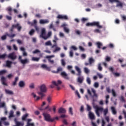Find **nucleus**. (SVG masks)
Segmentation results:
<instances>
[{"label":"nucleus","mask_w":126,"mask_h":126,"mask_svg":"<svg viewBox=\"0 0 126 126\" xmlns=\"http://www.w3.org/2000/svg\"><path fill=\"white\" fill-rule=\"evenodd\" d=\"M56 47L55 49L53 51L54 53H57V52H59V51H61V48L57 47L56 44H54L52 46V48H55Z\"/></svg>","instance_id":"nucleus-16"},{"label":"nucleus","mask_w":126,"mask_h":126,"mask_svg":"<svg viewBox=\"0 0 126 126\" xmlns=\"http://www.w3.org/2000/svg\"><path fill=\"white\" fill-rule=\"evenodd\" d=\"M69 114H70L71 116L73 115V112L72 111V107H69Z\"/></svg>","instance_id":"nucleus-40"},{"label":"nucleus","mask_w":126,"mask_h":126,"mask_svg":"<svg viewBox=\"0 0 126 126\" xmlns=\"http://www.w3.org/2000/svg\"><path fill=\"white\" fill-rule=\"evenodd\" d=\"M61 63H62V64L63 66H65V62H64V60L63 59H62L61 60Z\"/></svg>","instance_id":"nucleus-50"},{"label":"nucleus","mask_w":126,"mask_h":126,"mask_svg":"<svg viewBox=\"0 0 126 126\" xmlns=\"http://www.w3.org/2000/svg\"><path fill=\"white\" fill-rule=\"evenodd\" d=\"M11 64H12V62L10 61H7L6 62V66H7V67H11Z\"/></svg>","instance_id":"nucleus-20"},{"label":"nucleus","mask_w":126,"mask_h":126,"mask_svg":"<svg viewBox=\"0 0 126 126\" xmlns=\"http://www.w3.org/2000/svg\"><path fill=\"white\" fill-rule=\"evenodd\" d=\"M6 54L4 53L2 55H0V59L1 60H5V58H6Z\"/></svg>","instance_id":"nucleus-32"},{"label":"nucleus","mask_w":126,"mask_h":126,"mask_svg":"<svg viewBox=\"0 0 126 126\" xmlns=\"http://www.w3.org/2000/svg\"><path fill=\"white\" fill-rule=\"evenodd\" d=\"M63 70V68L62 67H59L57 68V70L53 71V73H59V72H61Z\"/></svg>","instance_id":"nucleus-25"},{"label":"nucleus","mask_w":126,"mask_h":126,"mask_svg":"<svg viewBox=\"0 0 126 126\" xmlns=\"http://www.w3.org/2000/svg\"><path fill=\"white\" fill-rule=\"evenodd\" d=\"M61 75L64 78V79H66V80H69V77H68V75L64 71H63L61 73Z\"/></svg>","instance_id":"nucleus-11"},{"label":"nucleus","mask_w":126,"mask_h":126,"mask_svg":"<svg viewBox=\"0 0 126 126\" xmlns=\"http://www.w3.org/2000/svg\"><path fill=\"white\" fill-rule=\"evenodd\" d=\"M42 115L44 117V120L46 122H48V123H53V122H55V119L52 118L51 115L47 113L44 112Z\"/></svg>","instance_id":"nucleus-3"},{"label":"nucleus","mask_w":126,"mask_h":126,"mask_svg":"<svg viewBox=\"0 0 126 126\" xmlns=\"http://www.w3.org/2000/svg\"><path fill=\"white\" fill-rule=\"evenodd\" d=\"M40 91L38 93V94L40 96H37L36 98V101H38V100H40V99H43L46 96L45 93L47 92V87L45 85H42L39 87Z\"/></svg>","instance_id":"nucleus-1"},{"label":"nucleus","mask_w":126,"mask_h":126,"mask_svg":"<svg viewBox=\"0 0 126 126\" xmlns=\"http://www.w3.org/2000/svg\"><path fill=\"white\" fill-rule=\"evenodd\" d=\"M112 95L113 97H116L117 96V94H116V92H115V90H112Z\"/></svg>","instance_id":"nucleus-60"},{"label":"nucleus","mask_w":126,"mask_h":126,"mask_svg":"<svg viewBox=\"0 0 126 126\" xmlns=\"http://www.w3.org/2000/svg\"><path fill=\"white\" fill-rule=\"evenodd\" d=\"M81 58L82 59H83V60H84L85 59H86V55L85 54H83L81 55Z\"/></svg>","instance_id":"nucleus-61"},{"label":"nucleus","mask_w":126,"mask_h":126,"mask_svg":"<svg viewBox=\"0 0 126 126\" xmlns=\"http://www.w3.org/2000/svg\"><path fill=\"white\" fill-rule=\"evenodd\" d=\"M84 71L87 74H88L89 72H90V70L88 69V68L87 67H85L84 68Z\"/></svg>","instance_id":"nucleus-38"},{"label":"nucleus","mask_w":126,"mask_h":126,"mask_svg":"<svg viewBox=\"0 0 126 126\" xmlns=\"http://www.w3.org/2000/svg\"><path fill=\"white\" fill-rule=\"evenodd\" d=\"M67 115H66L65 114H62L60 116V118L61 119H64V118H67Z\"/></svg>","instance_id":"nucleus-44"},{"label":"nucleus","mask_w":126,"mask_h":126,"mask_svg":"<svg viewBox=\"0 0 126 126\" xmlns=\"http://www.w3.org/2000/svg\"><path fill=\"white\" fill-rule=\"evenodd\" d=\"M15 28L14 27V25H13L11 28V29L9 30V32H13V30Z\"/></svg>","instance_id":"nucleus-53"},{"label":"nucleus","mask_w":126,"mask_h":126,"mask_svg":"<svg viewBox=\"0 0 126 126\" xmlns=\"http://www.w3.org/2000/svg\"><path fill=\"white\" fill-rule=\"evenodd\" d=\"M87 82L88 83V84H91V80L90 79V78L87 77Z\"/></svg>","instance_id":"nucleus-51"},{"label":"nucleus","mask_w":126,"mask_h":126,"mask_svg":"<svg viewBox=\"0 0 126 126\" xmlns=\"http://www.w3.org/2000/svg\"><path fill=\"white\" fill-rule=\"evenodd\" d=\"M86 26L88 27L89 26H96L97 28H103V26L100 25L99 22H94L93 23H87Z\"/></svg>","instance_id":"nucleus-6"},{"label":"nucleus","mask_w":126,"mask_h":126,"mask_svg":"<svg viewBox=\"0 0 126 126\" xmlns=\"http://www.w3.org/2000/svg\"><path fill=\"white\" fill-rule=\"evenodd\" d=\"M5 93L9 94V95H13V92L12 91H9V90H5Z\"/></svg>","instance_id":"nucleus-29"},{"label":"nucleus","mask_w":126,"mask_h":126,"mask_svg":"<svg viewBox=\"0 0 126 126\" xmlns=\"http://www.w3.org/2000/svg\"><path fill=\"white\" fill-rule=\"evenodd\" d=\"M116 2H118L117 4L116 5V6L117 7H119V6H120V7H123V3H121L120 0H118V1H116Z\"/></svg>","instance_id":"nucleus-33"},{"label":"nucleus","mask_w":126,"mask_h":126,"mask_svg":"<svg viewBox=\"0 0 126 126\" xmlns=\"http://www.w3.org/2000/svg\"><path fill=\"white\" fill-rule=\"evenodd\" d=\"M4 107H5V103L4 102L0 103V108H3Z\"/></svg>","instance_id":"nucleus-42"},{"label":"nucleus","mask_w":126,"mask_h":126,"mask_svg":"<svg viewBox=\"0 0 126 126\" xmlns=\"http://www.w3.org/2000/svg\"><path fill=\"white\" fill-rule=\"evenodd\" d=\"M95 62V60L93 59V58L91 57L89 59V63L90 64H92L94 63Z\"/></svg>","instance_id":"nucleus-31"},{"label":"nucleus","mask_w":126,"mask_h":126,"mask_svg":"<svg viewBox=\"0 0 126 126\" xmlns=\"http://www.w3.org/2000/svg\"><path fill=\"white\" fill-rule=\"evenodd\" d=\"M94 108L95 109V113L97 117H100L99 112H103L104 117H106L107 114L109 113V109L108 108H106L104 109L103 107H99L97 106H95Z\"/></svg>","instance_id":"nucleus-2"},{"label":"nucleus","mask_w":126,"mask_h":126,"mask_svg":"<svg viewBox=\"0 0 126 126\" xmlns=\"http://www.w3.org/2000/svg\"><path fill=\"white\" fill-rule=\"evenodd\" d=\"M19 79V78H18V77H16L15 78L14 81L13 82V83H12L13 86H15V85H16L17 84V82L18 81Z\"/></svg>","instance_id":"nucleus-26"},{"label":"nucleus","mask_w":126,"mask_h":126,"mask_svg":"<svg viewBox=\"0 0 126 126\" xmlns=\"http://www.w3.org/2000/svg\"><path fill=\"white\" fill-rule=\"evenodd\" d=\"M40 24H46V23H49L48 20H40L39 21Z\"/></svg>","instance_id":"nucleus-24"},{"label":"nucleus","mask_w":126,"mask_h":126,"mask_svg":"<svg viewBox=\"0 0 126 126\" xmlns=\"http://www.w3.org/2000/svg\"><path fill=\"white\" fill-rule=\"evenodd\" d=\"M6 72V70H2L0 71V75H2V74H4Z\"/></svg>","instance_id":"nucleus-48"},{"label":"nucleus","mask_w":126,"mask_h":126,"mask_svg":"<svg viewBox=\"0 0 126 126\" xmlns=\"http://www.w3.org/2000/svg\"><path fill=\"white\" fill-rule=\"evenodd\" d=\"M21 63L22 64H26V63H29V60L25 59V60H21Z\"/></svg>","instance_id":"nucleus-22"},{"label":"nucleus","mask_w":126,"mask_h":126,"mask_svg":"<svg viewBox=\"0 0 126 126\" xmlns=\"http://www.w3.org/2000/svg\"><path fill=\"white\" fill-rule=\"evenodd\" d=\"M97 76H98L99 78H100V79L103 78V75H102V74H101L98 73L97 74Z\"/></svg>","instance_id":"nucleus-63"},{"label":"nucleus","mask_w":126,"mask_h":126,"mask_svg":"<svg viewBox=\"0 0 126 126\" xmlns=\"http://www.w3.org/2000/svg\"><path fill=\"white\" fill-rule=\"evenodd\" d=\"M87 20H88V19H87L85 18H83L81 19V21H82V23H85V21H87Z\"/></svg>","instance_id":"nucleus-52"},{"label":"nucleus","mask_w":126,"mask_h":126,"mask_svg":"<svg viewBox=\"0 0 126 126\" xmlns=\"http://www.w3.org/2000/svg\"><path fill=\"white\" fill-rule=\"evenodd\" d=\"M34 33H35V30L34 29H32L29 32V34L31 36H32Z\"/></svg>","instance_id":"nucleus-41"},{"label":"nucleus","mask_w":126,"mask_h":126,"mask_svg":"<svg viewBox=\"0 0 126 126\" xmlns=\"http://www.w3.org/2000/svg\"><path fill=\"white\" fill-rule=\"evenodd\" d=\"M97 69L99 71H102L103 70V67H102L101 65V63H99L97 65Z\"/></svg>","instance_id":"nucleus-30"},{"label":"nucleus","mask_w":126,"mask_h":126,"mask_svg":"<svg viewBox=\"0 0 126 126\" xmlns=\"http://www.w3.org/2000/svg\"><path fill=\"white\" fill-rule=\"evenodd\" d=\"M75 69L77 71L78 73L77 74V76H79L78 78V82L79 83H82L83 82V77H80V75H81V69H80V68L78 67V66H75Z\"/></svg>","instance_id":"nucleus-4"},{"label":"nucleus","mask_w":126,"mask_h":126,"mask_svg":"<svg viewBox=\"0 0 126 126\" xmlns=\"http://www.w3.org/2000/svg\"><path fill=\"white\" fill-rule=\"evenodd\" d=\"M75 94L76 95L78 96V98H81V96H80V94H79V93L78 92V91H76L75 92Z\"/></svg>","instance_id":"nucleus-56"},{"label":"nucleus","mask_w":126,"mask_h":126,"mask_svg":"<svg viewBox=\"0 0 126 126\" xmlns=\"http://www.w3.org/2000/svg\"><path fill=\"white\" fill-rule=\"evenodd\" d=\"M19 86L21 88L24 87L25 86V82L23 81H20L19 82Z\"/></svg>","instance_id":"nucleus-21"},{"label":"nucleus","mask_w":126,"mask_h":126,"mask_svg":"<svg viewBox=\"0 0 126 126\" xmlns=\"http://www.w3.org/2000/svg\"><path fill=\"white\" fill-rule=\"evenodd\" d=\"M57 18L58 19H62V20H68V17L66 15H58Z\"/></svg>","instance_id":"nucleus-8"},{"label":"nucleus","mask_w":126,"mask_h":126,"mask_svg":"<svg viewBox=\"0 0 126 126\" xmlns=\"http://www.w3.org/2000/svg\"><path fill=\"white\" fill-rule=\"evenodd\" d=\"M46 35V29L43 28L41 30V34H40V37L41 38H43L44 39V37H45Z\"/></svg>","instance_id":"nucleus-13"},{"label":"nucleus","mask_w":126,"mask_h":126,"mask_svg":"<svg viewBox=\"0 0 126 126\" xmlns=\"http://www.w3.org/2000/svg\"><path fill=\"white\" fill-rule=\"evenodd\" d=\"M45 46H52V42H51V41L49 40V41H47L46 42H45Z\"/></svg>","instance_id":"nucleus-39"},{"label":"nucleus","mask_w":126,"mask_h":126,"mask_svg":"<svg viewBox=\"0 0 126 126\" xmlns=\"http://www.w3.org/2000/svg\"><path fill=\"white\" fill-rule=\"evenodd\" d=\"M105 119L106 120V122L110 123V117H109V116H105Z\"/></svg>","instance_id":"nucleus-49"},{"label":"nucleus","mask_w":126,"mask_h":126,"mask_svg":"<svg viewBox=\"0 0 126 126\" xmlns=\"http://www.w3.org/2000/svg\"><path fill=\"white\" fill-rule=\"evenodd\" d=\"M6 36L7 35H6V33H5V35H4L1 37V40H6Z\"/></svg>","instance_id":"nucleus-45"},{"label":"nucleus","mask_w":126,"mask_h":126,"mask_svg":"<svg viewBox=\"0 0 126 126\" xmlns=\"http://www.w3.org/2000/svg\"><path fill=\"white\" fill-rule=\"evenodd\" d=\"M33 54H37V53H40V50L38 49H36L34 51L32 52Z\"/></svg>","instance_id":"nucleus-62"},{"label":"nucleus","mask_w":126,"mask_h":126,"mask_svg":"<svg viewBox=\"0 0 126 126\" xmlns=\"http://www.w3.org/2000/svg\"><path fill=\"white\" fill-rule=\"evenodd\" d=\"M41 67H42V68L46 69V70H48V71H51V67H48L46 64H42L41 66Z\"/></svg>","instance_id":"nucleus-15"},{"label":"nucleus","mask_w":126,"mask_h":126,"mask_svg":"<svg viewBox=\"0 0 126 126\" xmlns=\"http://www.w3.org/2000/svg\"><path fill=\"white\" fill-rule=\"evenodd\" d=\"M63 30L65 32V33H67V34L69 33V29L67 28L66 27H63Z\"/></svg>","instance_id":"nucleus-37"},{"label":"nucleus","mask_w":126,"mask_h":126,"mask_svg":"<svg viewBox=\"0 0 126 126\" xmlns=\"http://www.w3.org/2000/svg\"><path fill=\"white\" fill-rule=\"evenodd\" d=\"M120 100L124 103H126V100L125 99V97H124V96H121Z\"/></svg>","instance_id":"nucleus-47"},{"label":"nucleus","mask_w":126,"mask_h":126,"mask_svg":"<svg viewBox=\"0 0 126 126\" xmlns=\"http://www.w3.org/2000/svg\"><path fill=\"white\" fill-rule=\"evenodd\" d=\"M6 81L5 78L4 77H1V82L3 85L7 86V84L5 82Z\"/></svg>","instance_id":"nucleus-18"},{"label":"nucleus","mask_w":126,"mask_h":126,"mask_svg":"<svg viewBox=\"0 0 126 126\" xmlns=\"http://www.w3.org/2000/svg\"><path fill=\"white\" fill-rule=\"evenodd\" d=\"M51 36H52V32H49L46 36H43V39L44 40H47Z\"/></svg>","instance_id":"nucleus-19"},{"label":"nucleus","mask_w":126,"mask_h":126,"mask_svg":"<svg viewBox=\"0 0 126 126\" xmlns=\"http://www.w3.org/2000/svg\"><path fill=\"white\" fill-rule=\"evenodd\" d=\"M48 61L49 63H52V64H54V63H55V61L54 60H51V59H48Z\"/></svg>","instance_id":"nucleus-54"},{"label":"nucleus","mask_w":126,"mask_h":126,"mask_svg":"<svg viewBox=\"0 0 126 126\" xmlns=\"http://www.w3.org/2000/svg\"><path fill=\"white\" fill-rule=\"evenodd\" d=\"M14 26L15 27V28H16L19 32L21 31V29H22V27L20 26V24L17 23L16 24H14Z\"/></svg>","instance_id":"nucleus-12"},{"label":"nucleus","mask_w":126,"mask_h":126,"mask_svg":"<svg viewBox=\"0 0 126 126\" xmlns=\"http://www.w3.org/2000/svg\"><path fill=\"white\" fill-rule=\"evenodd\" d=\"M109 70H110V71H111V72H112L113 74L114 75H115V76H116L117 77H119V76H120V75H121V74H120L119 73H115V69H114V67H110L109 68Z\"/></svg>","instance_id":"nucleus-9"},{"label":"nucleus","mask_w":126,"mask_h":126,"mask_svg":"<svg viewBox=\"0 0 126 126\" xmlns=\"http://www.w3.org/2000/svg\"><path fill=\"white\" fill-rule=\"evenodd\" d=\"M3 125L5 126H9V123L8 122H5L3 123Z\"/></svg>","instance_id":"nucleus-64"},{"label":"nucleus","mask_w":126,"mask_h":126,"mask_svg":"<svg viewBox=\"0 0 126 126\" xmlns=\"http://www.w3.org/2000/svg\"><path fill=\"white\" fill-rule=\"evenodd\" d=\"M47 101L49 103H51L52 102V97L50 96L47 97Z\"/></svg>","instance_id":"nucleus-46"},{"label":"nucleus","mask_w":126,"mask_h":126,"mask_svg":"<svg viewBox=\"0 0 126 126\" xmlns=\"http://www.w3.org/2000/svg\"><path fill=\"white\" fill-rule=\"evenodd\" d=\"M34 28L36 32H39V31H40V29L39 28V27H37V25H34Z\"/></svg>","instance_id":"nucleus-43"},{"label":"nucleus","mask_w":126,"mask_h":126,"mask_svg":"<svg viewBox=\"0 0 126 126\" xmlns=\"http://www.w3.org/2000/svg\"><path fill=\"white\" fill-rule=\"evenodd\" d=\"M8 58L12 60H16V55L14 52H12L9 54Z\"/></svg>","instance_id":"nucleus-10"},{"label":"nucleus","mask_w":126,"mask_h":126,"mask_svg":"<svg viewBox=\"0 0 126 126\" xmlns=\"http://www.w3.org/2000/svg\"><path fill=\"white\" fill-rule=\"evenodd\" d=\"M69 56L70 57H71V58H72V57H73V51H72V50L70 51Z\"/></svg>","instance_id":"nucleus-59"},{"label":"nucleus","mask_w":126,"mask_h":126,"mask_svg":"<svg viewBox=\"0 0 126 126\" xmlns=\"http://www.w3.org/2000/svg\"><path fill=\"white\" fill-rule=\"evenodd\" d=\"M39 60L40 58L32 57V61H33V62H39Z\"/></svg>","instance_id":"nucleus-36"},{"label":"nucleus","mask_w":126,"mask_h":126,"mask_svg":"<svg viewBox=\"0 0 126 126\" xmlns=\"http://www.w3.org/2000/svg\"><path fill=\"white\" fill-rule=\"evenodd\" d=\"M52 58H55V55L47 56L46 57V59H52Z\"/></svg>","instance_id":"nucleus-55"},{"label":"nucleus","mask_w":126,"mask_h":126,"mask_svg":"<svg viewBox=\"0 0 126 126\" xmlns=\"http://www.w3.org/2000/svg\"><path fill=\"white\" fill-rule=\"evenodd\" d=\"M89 117L91 120H95V115H94V113L90 111L89 112Z\"/></svg>","instance_id":"nucleus-17"},{"label":"nucleus","mask_w":126,"mask_h":126,"mask_svg":"<svg viewBox=\"0 0 126 126\" xmlns=\"http://www.w3.org/2000/svg\"><path fill=\"white\" fill-rule=\"evenodd\" d=\"M14 112L13 111V110H11L10 111V113H9V119H11V118H13L14 117Z\"/></svg>","instance_id":"nucleus-23"},{"label":"nucleus","mask_w":126,"mask_h":126,"mask_svg":"<svg viewBox=\"0 0 126 126\" xmlns=\"http://www.w3.org/2000/svg\"><path fill=\"white\" fill-rule=\"evenodd\" d=\"M96 46L98 48V49H101V47H102V46H103V44H102V43L101 42H96Z\"/></svg>","instance_id":"nucleus-35"},{"label":"nucleus","mask_w":126,"mask_h":126,"mask_svg":"<svg viewBox=\"0 0 126 126\" xmlns=\"http://www.w3.org/2000/svg\"><path fill=\"white\" fill-rule=\"evenodd\" d=\"M58 113L59 114H65L66 113V110L63 108L61 107L59 109Z\"/></svg>","instance_id":"nucleus-14"},{"label":"nucleus","mask_w":126,"mask_h":126,"mask_svg":"<svg viewBox=\"0 0 126 126\" xmlns=\"http://www.w3.org/2000/svg\"><path fill=\"white\" fill-rule=\"evenodd\" d=\"M94 87L95 88H98L99 87V83L97 82L94 83Z\"/></svg>","instance_id":"nucleus-58"},{"label":"nucleus","mask_w":126,"mask_h":126,"mask_svg":"<svg viewBox=\"0 0 126 126\" xmlns=\"http://www.w3.org/2000/svg\"><path fill=\"white\" fill-rule=\"evenodd\" d=\"M92 93H93V95H92V93H91V91L90 90L88 89L87 90V92L88 94L91 96V97L93 99L94 98V97H95V98H97L98 97V95L96 94V90L95 89L92 88L91 89ZM95 100L94 99H93V101L94 102Z\"/></svg>","instance_id":"nucleus-5"},{"label":"nucleus","mask_w":126,"mask_h":126,"mask_svg":"<svg viewBox=\"0 0 126 126\" xmlns=\"http://www.w3.org/2000/svg\"><path fill=\"white\" fill-rule=\"evenodd\" d=\"M111 111L113 115H117V110H116V108H115V107H111Z\"/></svg>","instance_id":"nucleus-28"},{"label":"nucleus","mask_w":126,"mask_h":126,"mask_svg":"<svg viewBox=\"0 0 126 126\" xmlns=\"http://www.w3.org/2000/svg\"><path fill=\"white\" fill-rule=\"evenodd\" d=\"M35 86L34 85V83H32L30 84V88H31L32 89H33V88H34Z\"/></svg>","instance_id":"nucleus-57"},{"label":"nucleus","mask_w":126,"mask_h":126,"mask_svg":"<svg viewBox=\"0 0 126 126\" xmlns=\"http://www.w3.org/2000/svg\"><path fill=\"white\" fill-rule=\"evenodd\" d=\"M6 35L8 36V37H9V38H13L14 37H15V34H10L7 32H6Z\"/></svg>","instance_id":"nucleus-34"},{"label":"nucleus","mask_w":126,"mask_h":126,"mask_svg":"<svg viewBox=\"0 0 126 126\" xmlns=\"http://www.w3.org/2000/svg\"><path fill=\"white\" fill-rule=\"evenodd\" d=\"M29 116V114L28 113L25 114L24 115L22 118V121H26V119H27V117Z\"/></svg>","instance_id":"nucleus-27"},{"label":"nucleus","mask_w":126,"mask_h":126,"mask_svg":"<svg viewBox=\"0 0 126 126\" xmlns=\"http://www.w3.org/2000/svg\"><path fill=\"white\" fill-rule=\"evenodd\" d=\"M52 83V84L50 85L51 88H55V86H59V85H61V84H62V81L58 80L57 83L55 81H53Z\"/></svg>","instance_id":"nucleus-7"}]
</instances>
